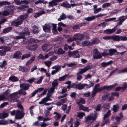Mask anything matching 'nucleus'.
Here are the masks:
<instances>
[{"mask_svg":"<svg viewBox=\"0 0 127 127\" xmlns=\"http://www.w3.org/2000/svg\"><path fill=\"white\" fill-rule=\"evenodd\" d=\"M45 13L43 10L37 13H34L33 14V17L35 18H37Z\"/></svg>","mask_w":127,"mask_h":127,"instance_id":"19","label":"nucleus"},{"mask_svg":"<svg viewBox=\"0 0 127 127\" xmlns=\"http://www.w3.org/2000/svg\"><path fill=\"white\" fill-rule=\"evenodd\" d=\"M74 37L76 38V40H78L80 41L83 40L84 38L83 34L80 33L75 34Z\"/></svg>","mask_w":127,"mask_h":127,"instance_id":"13","label":"nucleus"},{"mask_svg":"<svg viewBox=\"0 0 127 127\" xmlns=\"http://www.w3.org/2000/svg\"><path fill=\"white\" fill-rule=\"evenodd\" d=\"M101 10V8H99L97 9H96L94 11V13L95 14H96L100 11Z\"/></svg>","mask_w":127,"mask_h":127,"instance_id":"63","label":"nucleus"},{"mask_svg":"<svg viewBox=\"0 0 127 127\" xmlns=\"http://www.w3.org/2000/svg\"><path fill=\"white\" fill-rule=\"evenodd\" d=\"M113 61L112 60H110L109 62L106 63L103 62L101 63V65L102 66L104 67H106L107 66L109 65L110 64L112 63Z\"/></svg>","mask_w":127,"mask_h":127,"instance_id":"23","label":"nucleus"},{"mask_svg":"<svg viewBox=\"0 0 127 127\" xmlns=\"http://www.w3.org/2000/svg\"><path fill=\"white\" fill-rule=\"evenodd\" d=\"M127 19V15L126 16H123L120 18L119 20H120L123 22Z\"/></svg>","mask_w":127,"mask_h":127,"instance_id":"43","label":"nucleus"},{"mask_svg":"<svg viewBox=\"0 0 127 127\" xmlns=\"http://www.w3.org/2000/svg\"><path fill=\"white\" fill-rule=\"evenodd\" d=\"M38 46L36 44H35L32 45H28L26 46L27 49L30 50H35L37 48Z\"/></svg>","mask_w":127,"mask_h":127,"instance_id":"17","label":"nucleus"},{"mask_svg":"<svg viewBox=\"0 0 127 127\" xmlns=\"http://www.w3.org/2000/svg\"><path fill=\"white\" fill-rule=\"evenodd\" d=\"M76 40V38H75V37L74 36L73 38H68L67 39V41L69 42H70L73 41H75Z\"/></svg>","mask_w":127,"mask_h":127,"instance_id":"50","label":"nucleus"},{"mask_svg":"<svg viewBox=\"0 0 127 127\" xmlns=\"http://www.w3.org/2000/svg\"><path fill=\"white\" fill-rule=\"evenodd\" d=\"M109 55V53H108L107 50H105L101 54V56L103 57H105Z\"/></svg>","mask_w":127,"mask_h":127,"instance_id":"46","label":"nucleus"},{"mask_svg":"<svg viewBox=\"0 0 127 127\" xmlns=\"http://www.w3.org/2000/svg\"><path fill=\"white\" fill-rule=\"evenodd\" d=\"M9 79L11 81L13 82H16L18 80L17 77L14 76H12L10 77Z\"/></svg>","mask_w":127,"mask_h":127,"instance_id":"26","label":"nucleus"},{"mask_svg":"<svg viewBox=\"0 0 127 127\" xmlns=\"http://www.w3.org/2000/svg\"><path fill=\"white\" fill-rule=\"evenodd\" d=\"M33 29V31L34 33L35 34H37L39 32L38 29L37 27L36 26H32Z\"/></svg>","mask_w":127,"mask_h":127,"instance_id":"31","label":"nucleus"},{"mask_svg":"<svg viewBox=\"0 0 127 127\" xmlns=\"http://www.w3.org/2000/svg\"><path fill=\"white\" fill-rule=\"evenodd\" d=\"M92 68V66H90L89 65H87L84 68L81 69V70L80 71V74H82L83 73L86 72L88 70L91 69Z\"/></svg>","mask_w":127,"mask_h":127,"instance_id":"16","label":"nucleus"},{"mask_svg":"<svg viewBox=\"0 0 127 127\" xmlns=\"http://www.w3.org/2000/svg\"><path fill=\"white\" fill-rule=\"evenodd\" d=\"M66 64H67V66L69 67H72L73 66L75 65H76L74 63H71L69 64H64V67L66 65Z\"/></svg>","mask_w":127,"mask_h":127,"instance_id":"54","label":"nucleus"},{"mask_svg":"<svg viewBox=\"0 0 127 127\" xmlns=\"http://www.w3.org/2000/svg\"><path fill=\"white\" fill-rule=\"evenodd\" d=\"M30 32L28 28H25L23 31L19 34V35L14 37V38L15 39L18 40L22 38H25L26 35H30Z\"/></svg>","mask_w":127,"mask_h":127,"instance_id":"3","label":"nucleus"},{"mask_svg":"<svg viewBox=\"0 0 127 127\" xmlns=\"http://www.w3.org/2000/svg\"><path fill=\"white\" fill-rule=\"evenodd\" d=\"M8 122L7 121L4 120H0V125H4L7 124Z\"/></svg>","mask_w":127,"mask_h":127,"instance_id":"47","label":"nucleus"},{"mask_svg":"<svg viewBox=\"0 0 127 127\" xmlns=\"http://www.w3.org/2000/svg\"><path fill=\"white\" fill-rule=\"evenodd\" d=\"M52 46L50 45L45 44L42 47V50L44 52H47L50 50L52 48Z\"/></svg>","mask_w":127,"mask_h":127,"instance_id":"14","label":"nucleus"},{"mask_svg":"<svg viewBox=\"0 0 127 127\" xmlns=\"http://www.w3.org/2000/svg\"><path fill=\"white\" fill-rule=\"evenodd\" d=\"M22 54V53L20 51H17L14 54V58H18L20 57Z\"/></svg>","mask_w":127,"mask_h":127,"instance_id":"27","label":"nucleus"},{"mask_svg":"<svg viewBox=\"0 0 127 127\" xmlns=\"http://www.w3.org/2000/svg\"><path fill=\"white\" fill-rule=\"evenodd\" d=\"M95 55L93 56V58L94 59H100L102 58V56L100 53L97 49L95 51Z\"/></svg>","mask_w":127,"mask_h":127,"instance_id":"12","label":"nucleus"},{"mask_svg":"<svg viewBox=\"0 0 127 127\" xmlns=\"http://www.w3.org/2000/svg\"><path fill=\"white\" fill-rule=\"evenodd\" d=\"M18 94H20V96L21 95H26V92L22 89H20L17 92Z\"/></svg>","mask_w":127,"mask_h":127,"instance_id":"35","label":"nucleus"},{"mask_svg":"<svg viewBox=\"0 0 127 127\" xmlns=\"http://www.w3.org/2000/svg\"><path fill=\"white\" fill-rule=\"evenodd\" d=\"M33 125L36 126H40V123L38 121H37L33 123Z\"/></svg>","mask_w":127,"mask_h":127,"instance_id":"58","label":"nucleus"},{"mask_svg":"<svg viewBox=\"0 0 127 127\" xmlns=\"http://www.w3.org/2000/svg\"><path fill=\"white\" fill-rule=\"evenodd\" d=\"M52 85L53 86V87L54 88L55 87L57 86L58 85L57 80H55L52 83Z\"/></svg>","mask_w":127,"mask_h":127,"instance_id":"62","label":"nucleus"},{"mask_svg":"<svg viewBox=\"0 0 127 127\" xmlns=\"http://www.w3.org/2000/svg\"><path fill=\"white\" fill-rule=\"evenodd\" d=\"M125 72H127V68L121 70L119 72V73H125Z\"/></svg>","mask_w":127,"mask_h":127,"instance_id":"64","label":"nucleus"},{"mask_svg":"<svg viewBox=\"0 0 127 127\" xmlns=\"http://www.w3.org/2000/svg\"><path fill=\"white\" fill-rule=\"evenodd\" d=\"M101 107V105L100 104H97L95 108V110L96 111H100V110Z\"/></svg>","mask_w":127,"mask_h":127,"instance_id":"51","label":"nucleus"},{"mask_svg":"<svg viewBox=\"0 0 127 127\" xmlns=\"http://www.w3.org/2000/svg\"><path fill=\"white\" fill-rule=\"evenodd\" d=\"M85 103V101L84 99L83 98H81L80 99V100L76 102L77 104L78 105L80 104H83Z\"/></svg>","mask_w":127,"mask_h":127,"instance_id":"33","label":"nucleus"},{"mask_svg":"<svg viewBox=\"0 0 127 127\" xmlns=\"http://www.w3.org/2000/svg\"><path fill=\"white\" fill-rule=\"evenodd\" d=\"M14 6H10V7H7L6 8L7 10V11H4L2 13V14L4 16H6L8 15L9 13H11L12 12L13 9L12 8H14L13 7H14Z\"/></svg>","mask_w":127,"mask_h":127,"instance_id":"9","label":"nucleus"},{"mask_svg":"<svg viewBox=\"0 0 127 127\" xmlns=\"http://www.w3.org/2000/svg\"><path fill=\"white\" fill-rule=\"evenodd\" d=\"M117 85V83H115L109 86H104L103 87H100V88H98V87L99 86V84H98L95 85L94 89L97 90L99 91L100 92H101L102 91L104 90H106L109 91L111 90Z\"/></svg>","mask_w":127,"mask_h":127,"instance_id":"1","label":"nucleus"},{"mask_svg":"<svg viewBox=\"0 0 127 127\" xmlns=\"http://www.w3.org/2000/svg\"><path fill=\"white\" fill-rule=\"evenodd\" d=\"M20 86L24 90H27L29 88L30 85L28 84L23 83L20 85Z\"/></svg>","mask_w":127,"mask_h":127,"instance_id":"22","label":"nucleus"},{"mask_svg":"<svg viewBox=\"0 0 127 127\" xmlns=\"http://www.w3.org/2000/svg\"><path fill=\"white\" fill-rule=\"evenodd\" d=\"M10 94V90H8L6 91L4 93V94L5 96L7 97V98L8 97L9 95Z\"/></svg>","mask_w":127,"mask_h":127,"instance_id":"55","label":"nucleus"},{"mask_svg":"<svg viewBox=\"0 0 127 127\" xmlns=\"http://www.w3.org/2000/svg\"><path fill=\"white\" fill-rule=\"evenodd\" d=\"M95 16H93L90 17H89L85 18L84 19L88 21H90L95 20Z\"/></svg>","mask_w":127,"mask_h":127,"instance_id":"30","label":"nucleus"},{"mask_svg":"<svg viewBox=\"0 0 127 127\" xmlns=\"http://www.w3.org/2000/svg\"><path fill=\"white\" fill-rule=\"evenodd\" d=\"M110 5V3H104L102 5V7L103 8L108 7Z\"/></svg>","mask_w":127,"mask_h":127,"instance_id":"52","label":"nucleus"},{"mask_svg":"<svg viewBox=\"0 0 127 127\" xmlns=\"http://www.w3.org/2000/svg\"><path fill=\"white\" fill-rule=\"evenodd\" d=\"M9 114L5 112H3L0 113V119L4 118L7 117Z\"/></svg>","mask_w":127,"mask_h":127,"instance_id":"21","label":"nucleus"},{"mask_svg":"<svg viewBox=\"0 0 127 127\" xmlns=\"http://www.w3.org/2000/svg\"><path fill=\"white\" fill-rule=\"evenodd\" d=\"M61 116V114H59L56 115L55 117V120H59Z\"/></svg>","mask_w":127,"mask_h":127,"instance_id":"59","label":"nucleus"},{"mask_svg":"<svg viewBox=\"0 0 127 127\" xmlns=\"http://www.w3.org/2000/svg\"><path fill=\"white\" fill-rule=\"evenodd\" d=\"M52 24H46L45 25L43 26V28L44 31L47 32H50L51 29L52 27Z\"/></svg>","mask_w":127,"mask_h":127,"instance_id":"8","label":"nucleus"},{"mask_svg":"<svg viewBox=\"0 0 127 127\" xmlns=\"http://www.w3.org/2000/svg\"><path fill=\"white\" fill-rule=\"evenodd\" d=\"M116 27V26H115L114 28H112V29H106V30L104 31V33L108 34H111L114 32L116 31V29H115Z\"/></svg>","mask_w":127,"mask_h":127,"instance_id":"15","label":"nucleus"},{"mask_svg":"<svg viewBox=\"0 0 127 127\" xmlns=\"http://www.w3.org/2000/svg\"><path fill=\"white\" fill-rule=\"evenodd\" d=\"M7 64L6 61L4 60L3 61L2 64H0V67L3 68Z\"/></svg>","mask_w":127,"mask_h":127,"instance_id":"42","label":"nucleus"},{"mask_svg":"<svg viewBox=\"0 0 127 127\" xmlns=\"http://www.w3.org/2000/svg\"><path fill=\"white\" fill-rule=\"evenodd\" d=\"M46 102L47 101L43 102V101H42V99L41 101L39 102V104L40 105L44 104V105L46 106H48L50 105L51 104V103H46Z\"/></svg>","mask_w":127,"mask_h":127,"instance_id":"41","label":"nucleus"},{"mask_svg":"<svg viewBox=\"0 0 127 127\" xmlns=\"http://www.w3.org/2000/svg\"><path fill=\"white\" fill-rule=\"evenodd\" d=\"M94 82L90 81V83L89 85L86 84H84L81 85L78 84L76 85L75 86V88L79 90H81L84 88L85 87L87 86L86 88L89 89L94 86Z\"/></svg>","mask_w":127,"mask_h":127,"instance_id":"4","label":"nucleus"},{"mask_svg":"<svg viewBox=\"0 0 127 127\" xmlns=\"http://www.w3.org/2000/svg\"><path fill=\"white\" fill-rule=\"evenodd\" d=\"M76 94L75 92H73L70 95V96L72 98H75L76 97Z\"/></svg>","mask_w":127,"mask_h":127,"instance_id":"61","label":"nucleus"},{"mask_svg":"<svg viewBox=\"0 0 127 127\" xmlns=\"http://www.w3.org/2000/svg\"><path fill=\"white\" fill-rule=\"evenodd\" d=\"M25 115V113L23 111L17 110L16 113L15 118L16 119H22L23 117Z\"/></svg>","mask_w":127,"mask_h":127,"instance_id":"5","label":"nucleus"},{"mask_svg":"<svg viewBox=\"0 0 127 127\" xmlns=\"http://www.w3.org/2000/svg\"><path fill=\"white\" fill-rule=\"evenodd\" d=\"M67 18L70 20L73 19L74 18L73 16L72 15H69L66 16V15L64 14V19Z\"/></svg>","mask_w":127,"mask_h":127,"instance_id":"40","label":"nucleus"},{"mask_svg":"<svg viewBox=\"0 0 127 127\" xmlns=\"http://www.w3.org/2000/svg\"><path fill=\"white\" fill-rule=\"evenodd\" d=\"M64 103V99H62L59 101L57 103L56 105H61Z\"/></svg>","mask_w":127,"mask_h":127,"instance_id":"60","label":"nucleus"},{"mask_svg":"<svg viewBox=\"0 0 127 127\" xmlns=\"http://www.w3.org/2000/svg\"><path fill=\"white\" fill-rule=\"evenodd\" d=\"M110 115L111 111L110 110H109L104 115L103 118V120H105L106 118H107Z\"/></svg>","mask_w":127,"mask_h":127,"instance_id":"36","label":"nucleus"},{"mask_svg":"<svg viewBox=\"0 0 127 127\" xmlns=\"http://www.w3.org/2000/svg\"><path fill=\"white\" fill-rule=\"evenodd\" d=\"M85 115L84 113L82 112H79L78 113L77 117L80 119H82L83 117Z\"/></svg>","mask_w":127,"mask_h":127,"instance_id":"29","label":"nucleus"},{"mask_svg":"<svg viewBox=\"0 0 127 127\" xmlns=\"http://www.w3.org/2000/svg\"><path fill=\"white\" fill-rule=\"evenodd\" d=\"M112 39L115 41H120V36L119 35H112Z\"/></svg>","mask_w":127,"mask_h":127,"instance_id":"25","label":"nucleus"},{"mask_svg":"<svg viewBox=\"0 0 127 127\" xmlns=\"http://www.w3.org/2000/svg\"><path fill=\"white\" fill-rule=\"evenodd\" d=\"M15 1L17 2V4H28L29 3V2L26 0H24L21 1L20 2H18L20 0H14Z\"/></svg>","mask_w":127,"mask_h":127,"instance_id":"24","label":"nucleus"},{"mask_svg":"<svg viewBox=\"0 0 127 127\" xmlns=\"http://www.w3.org/2000/svg\"><path fill=\"white\" fill-rule=\"evenodd\" d=\"M64 7H65L68 8H70L71 7L70 5L67 3V2L66 3L65 2H64Z\"/></svg>","mask_w":127,"mask_h":127,"instance_id":"53","label":"nucleus"},{"mask_svg":"<svg viewBox=\"0 0 127 127\" xmlns=\"http://www.w3.org/2000/svg\"><path fill=\"white\" fill-rule=\"evenodd\" d=\"M44 64L47 66L49 67L52 64V62L51 61H47L45 62Z\"/></svg>","mask_w":127,"mask_h":127,"instance_id":"45","label":"nucleus"},{"mask_svg":"<svg viewBox=\"0 0 127 127\" xmlns=\"http://www.w3.org/2000/svg\"><path fill=\"white\" fill-rule=\"evenodd\" d=\"M34 41H35L36 42H39V41L38 40H37V41H36L34 39L32 38H29L28 40V41L30 43H32Z\"/></svg>","mask_w":127,"mask_h":127,"instance_id":"49","label":"nucleus"},{"mask_svg":"<svg viewBox=\"0 0 127 127\" xmlns=\"http://www.w3.org/2000/svg\"><path fill=\"white\" fill-rule=\"evenodd\" d=\"M63 1V0H52V1L49 2L48 7L50 8L51 6H53L57 4V3Z\"/></svg>","mask_w":127,"mask_h":127,"instance_id":"11","label":"nucleus"},{"mask_svg":"<svg viewBox=\"0 0 127 127\" xmlns=\"http://www.w3.org/2000/svg\"><path fill=\"white\" fill-rule=\"evenodd\" d=\"M80 57V56L78 54V51H73V57L77 58H79Z\"/></svg>","mask_w":127,"mask_h":127,"instance_id":"28","label":"nucleus"},{"mask_svg":"<svg viewBox=\"0 0 127 127\" xmlns=\"http://www.w3.org/2000/svg\"><path fill=\"white\" fill-rule=\"evenodd\" d=\"M20 97V95L18 94L17 92L11 94L10 95L12 101L13 102L16 101L17 99Z\"/></svg>","mask_w":127,"mask_h":127,"instance_id":"7","label":"nucleus"},{"mask_svg":"<svg viewBox=\"0 0 127 127\" xmlns=\"http://www.w3.org/2000/svg\"><path fill=\"white\" fill-rule=\"evenodd\" d=\"M61 67L60 65H56L53 66L52 67V69H55L52 71L51 72L52 74L53 75L56 74V73L58 72L61 69Z\"/></svg>","mask_w":127,"mask_h":127,"instance_id":"10","label":"nucleus"},{"mask_svg":"<svg viewBox=\"0 0 127 127\" xmlns=\"http://www.w3.org/2000/svg\"><path fill=\"white\" fill-rule=\"evenodd\" d=\"M12 29V28L11 27L8 28L4 29L3 32L4 33H6L9 32Z\"/></svg>","mask_w":127,"mask_h":127,"instance_id":"44","label":"nucleus"},{"mask_svg":"<svg viewBox=\"0 0 127 127\" xmlns=\"http://www.w3.org/2000/svg\"><path fill=\"white\" fill-rule=\"evenodd\" d=\"M28 14H25L22 15L19 17L17 19L13 21L12 24L15 26H18L22 24L23 21L28 18Z\"/></svg>","mask_w":127,"mask_h":127,"instance_id":"2","label":"nucleus"},{"mask_svg":"<svg viewBox=\"0 0 127 127\" xmlns=\"http://www.w3.org/2000/svg\"><path fill=\"white\" fill-rule=\"evenodd\" d=\"M121 87L122 88V91L124 92L126 90L127 88V82H125L124 83Z\"/></svg>","mask_w":127,"mask_h":127,"instance_id":"32","label":"nucleus"},{"mask_svg":"<svg viewBox=\"0 0 127 127\" xmlns=\"http://www.w3.org/2000/svg\"><path fill=\"white\" fill-rule=\"evenodd\" d=\"M51 93H49L48 92V93L47 95V96L46 97L42 99V101L43 102L47 101H51L52 99H51L50 97L52 95L51 94Z\"/></svg>","mask_w":127,"mask_h":127,"instance_id":"18","label":"nucleus"},{"mask_svg":"<svg viewBox=\"0 0 127 127\" xmlns=\"http://www.w3.org/2000/svg\"><path fill=\"white\" fill-rule=\"evenodd\" d=\"M54 53L53 51L50 52L46 54L45 56H43L42 54H40L38 57V58L40 59L44 60L48 58L49 56L52 55Z\"/></svg>","mask_w":127,"mask_h":127,"instance_id":"6","label":"nucleus"},{"mask_svg":"<svg viewBox=\"0 0 127 127\" xmlns=\"http://www.w3.org/2000/svg\"><path fill=\"white\" fill-rule=\"evenodd\" d=\"M35 57L34 56L32 57L31 59L28 61L26 63V65H28L31 64L34 60Z\"/></svg>","mask_w":127,"mask_h":127,"instance_id":"34","label":"nucleus"},{"mask_svg":"<svg viewBox=\"0 0 127 127\" xmlns=\"http://www.w3.org/2000/svg\"><path fill=\"white\" fill-rule=\"evenodd\" d=\"M109 95V93H107L106 95H103L102 97V99L103 100L107 99H108Z\"/></svg>","mask_w":127,"mask_h":127,"instance_id":"39","label":"nucleus"},{"mask_svg":"<svg viewBox=\"0 0 127 127\" xmlns=\"http://www.w3.org/2000/svg\"><path fill=\"white\" fill-rule=\"evenodd\" d=\"M30 57V55L29 54H25L23 55L22 57V59H23L25 58L29 57Z\"/></svg>","mask_w":127,"mask_h":127,"instance_id":"48","label":"nucleus"},{"mask_svg":"<svg viewBox=\"0 0 127 127\" xmlns=\"http://www.w3.org/2000/svg\"><path fill=\"white\" fill-rule=\"evenodd\" d=\"M72 29L73 30H77L80 29V28L79 27L78 24L76 25L73 26L72 27Z\"/></svg>","mask_w":127,"mask_h":127,"instance_id":"57","label":"nucleus"},{"mask_svg":"<svg viewBox=\"0 0 127 127\" xmlns=\"http://www.w3.org/2000/svg\"><path fill=\"white\" fill-rule=\"evenodd\" d=\"M7 100V98L4 94L3 95H0V100L1 101Z\"/></svg>","mask_w":127,"mask_h":127,"instance_id":"38","label":"nucleus"},{"mask_svg":"<svg viewBox=\"0 0 127 127\" xmlns=\"http://www.w3.org/2000/svg\"><path fill=\"white\" fill-rule=\"evenodd\" d=\"M49 124L48 123L42 122L41 124H40V126H41V127H45L48 126Z\"/></svg>","mask_w":127,"mask_h":127,"instance_id":"56","label":"nucleus"},{"mask_svg":"<svg viewBox=\"0 0 127 127\" xmlns=\"http://www.w3.org/2000/svg\"><path fill=\"white\" fill-rule=\"evenodd\" d=\"M108 51L109 55L110 56L115 55V53L117 52V50L114 49H109Z\"/></svg>","mask_w":127,"mask_h":127,"instance_id":"20","label":"nucleus"},{"mask_svg":"<svg viewBox=\"0 0 127 127\" xmlns=\"http://www.w3.org/2000/svg\"><path fill=\"white\" fill-rule=\"evenodd\" d=\"M119 106L118 105H114L113 106V110L114 112H116L118 110Z\"/></svg>","mask_w":127,"mask_h":127,"instance_id":"37","label":"nucleus"}]
</instances>
